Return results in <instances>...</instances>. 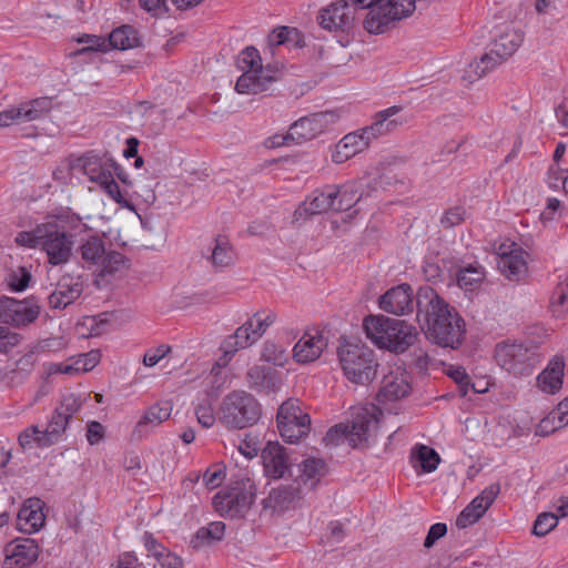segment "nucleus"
I'll return each mask as SVG.
<instances>
[{
	"label": "nucleus",
	"mask_w": 568,
	"mask_h": 568,
	"mask_svg": "<svg viewBox=\"0 0 568 568\" xmlns=\"http://www.w3.org/2000/svg\"><path fill=\"white\" fill-rule=\"evenodd\" d=\"M101 361L99 349H91L88 353L73 356V373H87L92 371Z\"/></svg>",
	"instance_id": "49"
},
{
	"label": "nucleus",
	"mask_w": 568,
	"mask_h": 568,
	"mask_svg": "<svg viewBox=\"0 0 568 568\" xmlns=\"http://www.w3.org/2000/svg\"><path fill=\"white\" fill-rule=\"evenodd\" d=\"M38 556L39 547L33 539H18L6 548L4 565L8 568H26L32 565Z\"/></svg>",
	"instance_id": "22"
},
{
	"label": "nucleus",
	"mask_w": 568,
	"mask_h": 568,
	"mask_svg": "<svg viewBox=\"0 0 568 568\" xmlns=\"http://www.w3.org/2000/svg\"><path fill=\"white\" fill-rule=\"evenodd\" d=\"M335 211L344 212L352 209L361 199L356 183L349 182L342 186L336 185Z\"/></svg>",
	"instance_id": "40"
},
{
	"label": "nucleus",
	"mask_w": 568,
	"mask_h": 568,
	"mask_svg": "<svg viewBox=\"0 0 568 568\" xmlns=\"http://www.w3.org/2000/svg\"><path fill=\"white\" fill-rule=\"evenodd\" d=\"M79 43H85V47L73 51V55L83 54L87 52H106L109 50L108 39L98 36H87L85 38H78Z\"/></svg>",
	"instance_id": "51"
},
{
	"label": "nucleus",
	"mask_w": 568,
	"mask_h": 568,
	"mask_svg": "<svg viewBox=\"0 0 568 568\" xmlns=\"http://www.w3.org/2000/svg\"><path fill=\"white\" fill-rule=\"evenodd\" d=\"M447 532V526L443 523H437L430 526L428 534L424 541L425 548H430L434 546V544L444 537Z\"/></svg>",
	"instance_id": "61"
},
{
	"label": "nucleus",
	"mask_w": 568,
	"mask_h": 568,
	"mask_svg": "<svg viewBox=\"0 0 568 568\" xmlns=\"http://www.w3.org/2000/svg\"><path fill=\"white\" fill-rule=\"evenodd\" d=\"M464 210L460 207L449 209L445 212L444 216L440 219V223L444 227L449 229L455 225H458L464 220Z\"/></svg>",
	"instance_id": "62"
},
{
	"label": "nucleus",
	"mask_w": 568,
	"mask_h": 568,
	"mask_svg": "<svg viewBox=\"0 0 568 568\" xmlns=\"http://www.w3.org/2000/svg\"><path fill=\"white\" fill-rule=\"evenodd\" d=\"M485 277L484 268L478 264H470L463 267L457 273V281L460 287L471 288L475 284L481 282Z\"/></svg>",
	"instance_id": "45"
},
{
	"label": "nucleus",
	"mask_w": 568,
	"mask_h": 568,
	"mask_svg": "<svg viewBox=\"0 0 568 568\" xmlns=\"http://www.w3.org/2000/svg\"><path fill=\"white\" fill-rule=\"evenodd\" d=\"M252 331V323H244L237 327L236 331L227 336L221 344L220 349L223 352V357L227 361L235 355L240 349H244L257 342Z\"/></svg>",
	"instance_id": "29"
},
{
	"label": "nucleus",
	"mask_w": 568,
	"mask_h": 568,
	"mask_svg": "<svg viewBox=\"0 0 568 568\" xmlns=\"http://www.w3.org/2000/svg\"><path fill=\"white\" fill-rule=\"evenodd\" d=\"M284 351L273 342H265L262 349V358L275 365H281Z\"/></svg>",
	"instance_id": "56"
},
{
	"label": "nucleus",
	"mask_w": 568,
	"mask_h": 568,
	"mask_svg": "<svg viewBox=\"0 0 568 568\" xmlns=\"http://www.w3.org/2000/svg\"><path fill=\"white\" fill-rule=\"evenodd\" d=\"M104 321H98L95 316H83L73 327V333L79 338H89L101 334Z\"/></svg>",
	"instance_id": "44"
},
{
	"label": "nucleus",
	"mask_w": 568,
	"mask_h": 568,
	"mask_svg": "<svg viewBox=\"0 0 568 568\" xmlns=\"http://www.w3.org/2000/svg\"><path fill=\"white\" fill-rule=\"evenodd\" d=\"M258 440L256 436L245 435V438L240 443L239 450L247 458L257 456L260 452Z\"/></svg>",
	"instance_id": "59"
},
{
	"label": "nucleus",
	"mask_w": 568,
	"mask_h": 568,
	"mask_svg": "<svg viewBox=\"0 0 568 568\" xmlns=\"http://www.w3.org/2000/svg\"><path fill=\"white\" fill-rule=\"evenodd\" d=\"M224 470L220 467L209 468L203 475V483L206 488L214 489L224 480Z\"/></svg>",
	"instance_id": "58"
},
{
	"label": "nucleus",
	"mask_w": 568,
	"mask_h": 568,
	"mask_svg": "<svg viewBox=\"0 0 568 568\" xmlns=\"http://www.w3.org/2000/svg\"><path fill=\"white\" fill-rule=\"evenodd\" d=\"M280 71L268 68L255 72H244L236 81L235 90L241 94H261L272 89L280 80Z\"/></svg>",
	"instance_id": "20"
},
{
	"label": "nucleus",
	"mask_w": 568,
	"mask_h": 568,
	"mask_svg": "<svg viewBox=\"0 0 568 568\" xmlns=\"http://www.w3.org/2000/svg\"><path fill=\"white\" fill-rule=\"evenodd\" d=\"M565 359L555 355L537 377V386L547 394H556L562 387Z\"/></svg>",
	"instance_id": "26"
},
{
	"label": "nucleus",
	"mask_w": 568,
	"mask_h": 568,
	"mask_svg": "<svg viewBox=\"0 0 568 568\" xmlns=\"http://www.w3.org/2000/svg\"><path fill=\"white\" fill-rule=\"evenodd\" d=\"M172 405L169 402L151 406L134 427V435L139 437L148 433V427H156L171 416Z\"/></svg>",
	"instance_id": "31"
},
{
	"label": "nucleus",
	"mask_w": 568,
	"mask_h": 568,
	"mask_svg": "<svg viewBox=\"0 0 568 568\" xmlns=\"http://www.w3.org/2000/svg\"><path fill=\"white\" fill-rule=\"evenodd\" d=\"M71 418V403L63 397L61 403L53 410L51 418L44 429L51 445L58 443L63 436Z\"/></svg>",
	"instance_id": "28"
},
{
	"label": "nucleus",
	"mask_w": 568,
	"mask_h": 568,
	"mask_svg": "<svg viewBox=\"0 0 568 568\" xmlns=\"http://www.w3.org/2000/svg\"><path fill=\"white\" fill-rule=\"evenodd\" d=\"M100 187L103 192L112 199L115 203L120 204L123 207H132L130 200L126 197V191H122L119 184L115 182L114 178L111 175L108 179H104L99 183Z\"/></svg>",
	"instance_id": "47"
},
{
	"label": "nucleus",
	"mask_w": 568,
	"mask_h": 568,
	"mask_svg": "<svg viewBox=\"0 0 568 568\" xmlns=\"http://www.w3.org/2000/svg\"><path fill=\"white\" fill-rule=\"evenodd\" d=\"M171 351L169 345L162 344L156 348L148 351L143 356V364L148 367H153L162 358H164Z\"/></svg>",
	"instance_id": "57"
},
{
	"label": "nucleus",
	"mask_w": 568,
	"mask_h": 568,
	"mask_svg": "<svg viewBox=\"0 0 568 568\" xmlns=\"http://www.w3.org/2000/svg\"><path fill=\"white\" fill-rule=\"evenodd\" d=\"M558 525V516L554 513H541L534 523L532 534L542 537Z\"/></svg>",
	"instance_id": "52"
},
{
	"label": "nucleus",
	"mask_w": 568,
	"mask_h": 568,
	"mask_svg": "<svg viewBox=\"0 0 568 568\" xmlns=\"http://www.w3.org/2000/svg\"><path fill=\"white\" fill-rule=\"evenodd\" d=\"M83 173L90 181L100 183L104 179L111 176L112 168H115V161L106 155L99 156L92 152L87 153L84 156L78 159Z\"/></svg>",
	"instance_id": "25"
},
{
	"label": "nucleus",
	"mask_w": 568,
	"mask_h": 568,
	"mask_svg": "<svg viewBox=\"0 0 568 568\" xmlns=\"http://www.w3.org/2000/svg\"><path fill=\"white\" fill-rule=\"evenodd\" d=\"M416 456L425 473L434 471L440 462L438 453L426 445H419L417 447Z\"/></svg>",
	"instance_id": "50"
},
{
	"label": "nucleus",
	"mask_w": 568,
	"mask_h": 568,
	"mask_svg": "<svg viewBox=\"0 0 568 568\" xmlns=\"http://www.w3.org/2000/svg\"><path fill=\"white\" fill-rule=\"evenodd\" d=\"M521 42V33L514 29L500 33L490 43L489 51L483 54L478 61L469 64L470 70L479 78L484 77L511 57Z\"/></svg>",
	"instance_id": "10"
},
{
	"label": "nucleus",
	"mask_w": 568,
	"mask_h": 568,
	"mask_svg": "<svg viewBox=\"0 0 568 568\" xmlns=\"http://www.w3.org/2000/svg\"><path fill=\"white\" fill-rule=\"evenodd\" d=\"M276 420L278 432L287 443H297L311 429V418L303 412L297 399L285 400L277 410Z\"/></svg>",
	"instance_id": "12"
},
{
	"label": "nucleus",
	"mask_w": 568,
	"mask_h": 568,
	"mask_svg": "<svg viewBox=\"0 0 568 568\" xmlns=\"http://www.w3.org/2000/svg\"><path fill=\"white\" fill-rule=\"evenodd\" d=\"M225 525L222 521H213L206 527L200 528L191 540L194 549H199L213 541L222 540L224 537Z\"/></svg>",
	"instance_id": "39"
},
{
	"label": "nucleus",
	"mask_w": 568,
	"mask_h": 568,
	"mask_svg": "<svg viewBox=\"0 0 568 568\" xmlns=\"http://www.w3.org/2000/svg\"><path fill=\"white\" fill-rule=\"evenodd\" d=\"M448 376L459 385L463 395H466L469 385V376L463 367H452L448 371Z\"/></svg>",
	"instance_id": "63"
},
{
	"label": "nucleus",
	"mask_w": 568,
	"mask_h": 568,
	"mask_svg": "<svg viewBox=\"0 0 568 568\" xmlns=\"http://www.w3.org/2000/svg\"><path fill=\"white\" fill-rule=\"evenodd\" d=\"M326 345L327 343L321 334H304L293 348V357L297 363L314 362L321 356Z\"/></svg>",
	"instance_id": "27"
},
{
	"label": "nucleus",
	"mask_w": 568,
	"mask_h": 568,
	"mask_svg": "<svg viewBox=\"0 0 568 568\" xmlns=\"http://www.w3.org/2000/svg\"><path fill=\"white\" fill-rule=\"evenodd\" d=\"M378 306L386 313L403 316L414 311V291L403 283L387 290L378 301Z\"/></svg>",
	"instance_id": "18"
},
{
	"label": "nucleus",
	"mask_w": 568,
	"mask_h": 568,
	"mask_svg": "<svg viewBox=\"0 0 568 568\" xmlns=\"http://www.w3.org/2000/svg\"><path fill=\"white\" fill-rule=\"evenodd\" d=\"M53 108L52 98L40 97L18 105L21 122H32L47 116Z\"/></svg>",
	"instance_id": "32"
},
{
	"label": "nucleus",
	"mask_w": 568,
	"mask_h": 568,
	"mask_svg": "<svg viewBox=\"0 0 568 568\" xmlns=\"http://www.w3.org/2000/svg\"><path fill=\"white\" fill-rule=\"evenodd\" d=\"M498 268L510 281H520L527 274V253L516 243L499 247Z\"/></svg>",
	"instance_id": "17"
},
{
	"label": "nucleus",
	"mask_w": 568,
	"mask_h": 568,
	"mask_svg": "<svg viewBox=\"0 0 568 568\" xmlns=\"http://www.w3.org/2000/svg\"><path fill=\"white\" fill-rule=\"evenodd\" d=\"M21 336L7 326H0V352L7 353L20 343Z\"/></svg>",
	"instance_id": "55"
},
{
	"label": "nucleus",
	"mask_w": 568,
	"mask_h": 568,
	"mask_svg": "<svg viewBox=\"0 0 568 568\" xmlns=\"http://www.w3.org/2000/svg\"><path fill=\"white\" fill-rule=\"evenodd\" d=\"M261 414V405L253 395L234 390L223 398L219 419L227 428L242 429L256 424Z\"/></svg>",
	"instance_id": "8"
},
{
	"label": "nucleus",
	"mask_w": 568,
	"mask_h": 568,
	"mask_svg": "<svg viewBox=\"0 0 568 568\" xmlns=\"http://www.w3.org/2000/svg\"><path fill=\"white\" fill-rule=\"evenodd\" d=\"M161 568H183V560L181 557L172 554L165 549L161 555L156 558Z\"/></svg>",
	"instance_id": "64"
},
{
	"label": "nucleus",
	"mask_w": 568,
	"mask_h": 568,
	"mask_svg": "<svg viewBox=\"0 0 568 568\" xmlns=\"http://www.w3.org/2000/svg\"><path fill=\"white\" fill-rule=\"evenodd\" d=\"M31 281V273L26 267H19L10 275L9 285L16 292L24 291Z\"/></svg>",
	"instance_id": "54"
},
{
	"label": "nucleus",
	"mask_w": 568,
	"mask_h": 568,
	"mask_svg": "<svg viewBox=\"0 0 568 568\" xmlns=\"http://www.w3.org/2000/svg\"><path fill=\"white\" fill-rule=\"evenodd\" d=\"M59 222L65 221L57 219L53 222L38 225L32 233L20 232L16 242L29 247L41 245L45 250L50 263L55 265L67 263L71 256V241L67 235L65 227Z\"/></svg>",
	"instance_id": "5"
},
{
	"label": "nucleus",
	"mask_w": 568,
	"mask_h": 568,
	"mask_svg": "<svg viewBox=\"0 0 568 568\" xmlns=\"http://www.w3.org/2000/svg\"><path fill=\"white\" fill-rule=\"evenodd\" d=\"M301 498L302 490L300 485H281L271 489L267 497L262 500L263 511L270 513L271 515L284 513Z\"/></svg>",
	"instance_id": "21"
},
{
	"label": "nucleus",
	"mask_w": 568,
	"mask_h": 568,
	"mask_svg": "<svg viewBox=\"0 0 568 568\" xmlns=\"http://www.w3.org/2000/svg\"><path fill=\"white\" fill-rule=\"evenodd\" d=\"M113 568H144L142 562L134 551H125L119 555L116 561L112 565Z\"/></svg>",
	"instance_id": "60"
},
{
	"label": "nucleus",
	"mask_w": 568,
	"mask_h": 568,
	"mask_svg": "<svg viewBox=\"0 0 568 568\" xmlns=\"http://www.w3.org/2000/svg\"><path fill=\"white\" fill-rule=\"evenodd\" d=\"M41 307L34 297L16 300L0 298V323L13 327H23L33 323L40 315Z\"/></svg>",
	"instance_id": "13"
},
{
	"label": "nucleus",
	"mask_w": 568,
	"mask_h": 568,
	"mask_svg": "<svg viewBox=\"0 0 568 568\" xmlns=\"http://www.w3.org/2000/svg\"><path fill=\"white\" fill-rule=\"evenodd\" d=\"M44 521L43 504L39 498L27 499L17 515L18 529L26 534L38 531Z\"/></svg>",
	"instance_id": "24"
},
{
	"label": "nucleus",
	"mask_w": 568,
	"mask_h": 568,
	"mask_svg": "<svg viewBox=\"0 0 568 568\" xmlns=\"http://www.w3.org/2000/svg\"><path fill=\"white\" fill-rule=\"evenodd\" d=\"M109 49L129 50L138 48L141 44V39L138 30L130 26L123 24L115 28L108 38Z\"/></svg>",
	"instance_id": "33"
},
{
	"label": "nucleus",
	"mask_w": 568,
	"mask_h": 568,
	"mask_svg": "<svg viewBox=\"0 0 568 568\" xmlns=\"http://www.w3.org/2000/svg\"><path fill=\"white\" fill-rule=\"evenodd\" d=\"M210 261L215 268H224L233 263L234 252L226 236L219 235L215 239Z\"/></svg>",
	"instance_id": "38"
},
{
	"label": "nucleus",
	"mask_w": 568,
	"mask_h": 568,
	"mask_svg": "<svg viewBox=\"0 0 568 568\" xmlns=\"http://www.w3.org/2000/svg\"><path fill=\"white\" fill-rule=\"evenodd\" d=\"M248 386L258 393H271L278 388L280 379L275 373L264 366H253L247 372Z\"/></svg>",
	"instance_id": "30"
},
{
	"label": "nucleus",
	"mask_w": 568,
	"mask_h": 568,
	"mask_svg": "<svg viewBox=\"0 0 568 568\" xmlns=\"http://www.w3.org/2000/svg\"><path fill=\"white\" fill-rule=\"evenodd\" d=\"M358 3L339 0L331 3L320 11L317 17L320 26L328 31L348 32L355 22V12Z\"/></svg>",
	"instance_id": "14"
},
{
	"label": "nucleus",
	"mask_w": 568,
	"mask_h": 568,
	"mask_svg": "<svg viewBox=\"0 0 568 568\" xmlns=\"http://www.w3.org/2000/svg\"><path fill=\"white\" fill-rule=\"evenodd\" d=\"M261 457L266 476L274 479L282 478L290 468L286 449L277 442H268L262 449Z\"/></svg>",
	"instance_id": "23"
},
{
	"label": "nucleus",
	"mask_w": 568,
	"mask_h": 568,
	"mask_svg": "<svg viewBox=\"0 0 568 568\" xmlns=\"http://www.w3.org/2000/svg\"><path fill=\"white\" fill-rule=\"evenodd\" d=\"M345 377L354 384L367 385L374 381L379 366L374 352L361 343H344L337 349Z\"/></svg>",
	"instance_id": "6"
},
{
	"label": "nucleus",
	"mask_w": 568,
	"mask_h": 568,
	"mask_svg": "<svg viewBox=\"0 0 568 568\" xmlns=\"http://www.w3.org/2000/svg\"><path fill=\"white\" fill-rule=\"evenodd\" d=\"M336 185H327L321 191L314 192L312 199L306 202L305 211L312 215L321 214L329 210L335 211Z\"/></svg>",
	"instance_id": "34"
},
{
	"label": "nucleus",
	"mask_w": 568,
	"mask_h": 568,
	"mask_svg": "<svg viewBox=\"0 0 568 568\" xmlns=\"http://www.w3.org/2000/svg\"><path fill=\"white\" fill-rule=\"evenodd\" d=\"M379 413L375 405L354 408L348 423L337 424L328 429L324 437L325 443L339 445L347 442L353 448L367 447L369 439L375 436Z\"/></svg>",
	"instance_id": "2"
},
{
	"label": "nucleus",
	"mask_w": 568,
	"mask_h": 568,
	"mask_svg": "<svg viewBox=\"0 0 568 568\" xmlns=\"http://www.w3.org/2000/svg\"><path fill=\"white\" fill-rule=\"evenodd\" d=\"M410 390L409 375L400 367H396L384 375L377 399L382 404L395 402L409 395Z\"/></svg>",
	"instance_id": "19"
},
{
	"label": "nucleus",
	"mask_w": 568,
	"mask_h": 568,
	"mask_svg": "<svg viewBox=\"0 0 568 568\" xmlns=\"http://www.w3.org/2000/svg\"><path fill=\"white\" fill-rule=\"evenodd\" d=\"M363 327L367 337L375 345L394 353L405 352L418 336L413 325L403 320L389 318L384 315L366 317Z\"/></svg>",
	"instance_id": "3"
},
{
	"label": "nucleus",
	"mask_w": 568,
	"mask_h": 568,
	"mask_svg": "<svg viewBox=\"0 0 568 568\" xmlns=\"http://www.w3.org/2000/svg\"><path fill=\"white\" fill-rule=\"evenodd\" d=\"M18 443L23 452L31 450L36 447L47 448L52 446L44 429H41L38 425H30L23 429L18 436Z\"/></svg>",
	"instance_id": "37"
},
{
	"label": "nucleus",
	"mask_w": 568,
	"mask_h": 568,
	"mask_svg": "<svg viewBox=\"0 0 568 568\" xmlns=\"http://www.w3.org/2000/svg\"><path fill=\"white\" fill-rule=\"evenodd\" d=\"M125 264V257L119 252H104L98 264L99 275L104 276L120 271Z\"/></svg>",
	"instance_id": "46"
},
{
	"label": "nucleus",
	"mask_w": 568,
	"mask_h": 568,
	"mask_svg": "<svg viewBox=\"0 0 568 568\" xmlns=\"http://www.w3.org/2000/svg\"><path fill=\"white\" fill-rule=\"evenodd\" d=\"M254 488L255 486L250 478L237 480L213 497V506L222 516L230 518L243 517L254 501Z\"/></svg>",
	"instance_id": "9"
},
{
	"label": "nucleus",
	"mask_w": 568,
	"mask_h": 568,
	"mask_svg": "<svg viewBox=\"0 0 568 568\" xmlns=\"http://www.w3.org/2000/svg\"><path fill=\"white\" fill-rule=\"evenodd\" d=\"M550 310L556 317H562L568 313V277L552 291Z\"/></svg>",
	"instance_id": "41"
},
{
	"label": "nucleus",
	"mask_w": 568,
	"mask_h": 568,
	"mask_svg": "<svg viewBox=\"0 0 568 568\" xmlns=\"http://www.w3.org/2000/svg\"><path fill=\"white\" fill-rule=\"evenodd\" d=\"M361 9H369L364 29L372 34L388 30L395 21L408 17L415 10L416 0H354Z\"/></svg>",
	"instance_id": "7"
},
{
	"label": "nucleus",
	"mask_w": 568,
	"mask_h": 568,
	"mask_svg": "<svg viewBox=\"0 0 568 568\" xmlns=\"http://www.w3.org/2000/svg\"><path fill=\"white\" fill-rule=\"evenodd\" d=\"M49 304L52 308L64 310L71 304V278L63 277L58 287L49 296Z\"/></svg>",
	"instance_id": "42"
},
{
	"label": "nucleus",
	"mask_w": 568,
	"mask_h": 568,
	"mask_svg": "<svg viewBox=\"0 0 568 568\" xmlns=\"http://www.w3.org/2000/svg\"><path fill=\"white\" fill-rule=\"evenodd\" d=\"M197 422L205 428L213 426L215 423V415L213 412L212 403L209 398H204L195 409Z\"/></svg>",
	"instance_id": "53"
},
{
	"label": "nucleus",
	"mask_w": 568,
	"mask_h": 568,
	"mask_svg": "<svg viewBox=\"0 0 568 568\" xmlns=\"http://www.w3.org/2000/svg\"><path fill=\"white\" fill-rule=\"evenodd\" d=\"M497 364L516 376H529L539 363L538 355L524 344L500 343L495 348Z\"/></svg>",
	"instance_id": "11"
},
{
	"label": "nucleus",
	"mask_w": 568,
	"mask_h": 568,
	"mask_svg": "<svg viewBox=\"0 0 568 568\" xmlns=\"http://www.w3.org/2000/svg\"><path fill=\"white\" fill-rule=\"evenodd\" d=\"M400 111V106L394 105L379 111L375 115L372 125L366 126L361 133L346 134L336 145L332 153V161L341 164L368 148L371 140L395 130L402 124L400 121L392 119Z\"/></svg>",
	"instance_id": "4"
},
{
	"label": "nucleus",
	"mask_w": 568,
	"mask_h": 568,
	"mask_svg": "<svg viewBox=\"0 0 568 568\" xmlns=\"http://www.w3.org/2000/svg\"><path fill=\"white\" fill-rule=\"evenodd\" d=\"M337 116L334 112H318L295 121L290 128V138L293 143L301 144L323 133Z\"/></svg>",
	"instance_id": "15"
},
{
	"label": "nucleus",
	"mask_w": 568,
	"mask_h": 568,
	"mask_svg": "<svg viewBox=\"0 0 568 568\" xmlns=\"http://www.w3.org/2000/svg\"><path fill=\"white\" fill-rule=\"evenodd\" d=\"M417 320L424 323L427 336L442 347L458 348L465 339L463 317L430 286L419 287L416 294Z\"/></svg>",
	"instance_id": "1"
},
{
	"label": "nucleus",
	"mask_w": 568,
	"mask_h": 568,
	"mask_svg": "<svg viewBox=\"0 0 568 568\" xmlns=\"http://www.w3.org/2000/svg\"><path fill=\"white\" fill-rule=\"evenodd\" d=\"M237 65L244 72H255L263 69L260 53L253 47H247L240 53Z\"/></svg>",
	"instance_id": "48"
},
{
	"label": "nucleus",
	"mask_w": 568,
	"mask_h": 568,
	"mask_svg": "<svg viewBox=\"0 0 568 568\" xmlns=\"http://www.w3.org/2000/svg\"><path fill=\"white\" fill-rule=\"evenodd\" d=\"M277 315L273 311H258L254 313L253 316L246 321V323H252L251 332L254 334L253 336L258 341L264 335L266 329L272 324H274Z\"/></svg>",
	"instance_id": "43"
},
{
	"label": "nucleus",
	"mask_w": 568,
	"mask_h": 568,
	"mask_svg": "<svg viewBox=\"0 0 568 568\" xmlns=\"http://www.w3.org/2000/svg\"><path fill=\"white\" fill-rule=\"evenodd\" d=\"M79 241L81 243L79 251L81 253L82 260L88 265L98 266L105 252L102 239L97 234H88L87 239L81 237Z\"/></svg>",
	"instance_id": "36"
},
{
	"label": "nucleus",
	"mask_w": 568,
	"mask_h": 568,
	"mask_svg": "<svg viewBox=\"0 0 568 568\" xmlns=\"http://www.w3.org/2000/svg\"><path fill=\"white\" fill-rule=\"evenodd\" d=\"M298 467L301 471L300 480L311 489L316 486L326 473V464L320 458H306L298 465Z\"/></svg>",
	"instance_id": "35"
},
{
	"label": "nucleus",
	"mask_w": 568,
	"mask_h": 568,
	"mask_svg": "<svg viewBox=\"0 0 568 568\" xmlns=\"http://www.w3.org/2000/svg\"><path fill=\"white\" fill-rule=\"evenodd\" d=\"M499 493L500 485L498 483H494L486 487L462 510L456 519V526L464 529L478 521L493 505Z\"/></svg>",
	"instance_id": "16"
}]
</instances>
